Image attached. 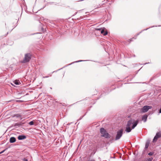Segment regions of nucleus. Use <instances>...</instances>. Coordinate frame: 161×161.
<instances>
[{"instance_id": "f03ea898", "label": "nucleus", "mask_w": 161, "mask_h": 161, "mask_svg": "<svg viewBox=\"0 0 161 161\" xmlns=\"http://www.w3.org/2000/svg\"><path fill=\"white\" fill-rule=\"evenodd\" d=\"M100 133L101 134V136L106 138H109L110 137V135L108 133L106 132V130L103 128H101L100 129Z\"/></svg>"}, {"instance_id": "0eeeda50", "label": "nucleus", "mask_w": 161, "mask_h": 161, "mask_svg": "<svg viewBox=\"0 0 161 161\" xmlns=\"http://www.w3.org/2000/svg\"><path fill=\"white\" fill-rule=\"evenodd\" d=\"M147 115L146 114L143 115L142 117V120L145 122L147 121Z\"/></svg>"}, {"instance_id": "1a4fd4ad", "label": "nucleus", "mask_w": 161, "mask_h": 161, "mask_svg": "<svg viewBox=\"0 0 161 161\" xmlns=\"http://www.w3.org/2000/svg\"><path fill=\"white\" fill-rule=\"evenodd\" d=\"M132 129V128H131V127L126 125L125 131L126 132L128 133L130 132Z\"/></svg>"}, {"instance_id": "cd10ccee", "label": "nucleus", "mask_w": 161, "mask_h": 161, "mask_svg": "<svg viewBox=\"0 0 161 161\" xmlns=\"http://www.w3.org/2000/svg\"><path fill=\"white\" fill-rule=\"evenodd\" d=\"M11 84H12V85H13V84L12 83H11Z\"/></svg>"}, {"instance_id": "6e6552de", "label": "nucleus", "mask_w": 161, "mask_h": 161, "mask_svg": "<svg viewBox=\"0 0 161 161\" xmlns=\"http://www.w3.org/2000/svg\"><path fill=\"white\" fill-rule=\"evenodd\" d=\"M105 29L103 28L102 30L101 31V34H103V35L105 36L107 35L108 34V32L107 31H105L104 29Z\"/></svg>"}, {"instance_id": "a211bd4d", "label": "nucleus", "mask_w": 161, "mask_h": 161, "mask_svg": "<svg viewBox=\"0 0 161 161\" xmlns=\"http://www.w3.org/2000/svg\"><path fill=\"white\" fill-rule=\"evenodd\" d=\"M102 28H97L96 29V30L97 31H101L102 30Z\"/></svg>"}, {"instance_id": "423d86ee", "label": "nucleus", "mask_w": 161, "mask_h": 161, "mask_svg": "<svg viewBox=\"0 0 161 161\" xmlns=\"http://www.w3.org/2000/svg\"><path fill=\"white\" fill-rule=\"evenodd\" d=\"M160 137H161V134L159 133H157L156 135L154 138L153 141V142H156L158 139Z\"/></svg>"}, {"instance_id": "2eb2a0df", "label": "nucleus", "mask_w": 161, "mask_h": 161, "mask_svg": "<svg viewBox=\"0 0 161 161\" xmlns=\"http://www.w3.org/2000/svg\"><path fill=\"white\" fill-rule=\"evenodd\" d=\"M29 124L31 125H33L34 124V122L33 121H31L29 123Z\"/></svg>"}, {"instance_id": "aec40b11", "label": "nucleus", "mask_w": 161, "mask_h": 161, "mask_svg": "<svg viewBox=\"0 0 161 161\" xmlns=\"http://www.w3.org/2000/svg\"><path fill=\"white\" fill-rule=\"evenodd\" d=\"M23 160L24 161H28V160L27 159H25V158H24L23 159Z\"/></svg>"}, {"instance_id": "b1692460", "label": "nucleus", "mask_w": 161, "mask_h": 161, "mask_svg": "<svg viewBox=\"0 0 161 161\" xmlns=\"http://www.w3.org/2000/svg\"><path fill=\"white\" fill-rule=\"evenodd\" d=\"M48 77V76H46L44 77V78H47V77Z\"/></svg>"}, {"instance_id": "39448f33", "label": "nucleus", "mask_w": 161, "mask_h": 161, "mask_svg": "<svg viewBox=\"0 0 161 161\" xmlns=\"http://www.w3.org/2000/svg\"><path fill=\"white\" fill-rule=\"evenodd\" d=\"M152 108L151 106H143L141 109V111L143 113H145L147 112L149 109H150Z\"/></svg>"}, {"instance_id": "f257e3e1", "label": "nucleus", "mask_w": 161, "mask_h": 161, "mask_svg": "<svg viewBox=\"0 0 161 161\" xmlns=\"http://www.w3.org/2000/svg\"><path fill=\"white\" fill-rule=\"evenodd\" d=\"M138 123V120L135 121L134 119H131L128 121L126 125L130 127L132 126V129H134Z\"/></svg>"}, {"instance_id": "9d476101", "label": "nucleus", "mask_w": 161, "mask_h": 161, "mask_svg": "<svg viewBox=\"0 0 161 161\" xmlns=\"http://www.w3.org/2000/svg\"><path fill=\"white\" fill-rule=\"evenodd\" d=\"M26 138L25 136L24 135H19L18 136V138L19 140H22Z\"/></svg>"}, {"instance_id": "f3484780", "label": "nucleus", "mask_w": 161, "mask_h": 161, "mask_svg": "<svg viewBox=\"0 0 161 161\" xmlns=\"http://www.w3.org/2000/svg\"><path fill=\"white\" fill-rule=\"evenodd\" d=\"M153 158H148V159H147V161H152V160H153Z\"/></svg>"}, {"instance_id": "4468645a", "label": "nucleus", "mask_w": 161, "mask_h": 161, "mask_svg": "<svg viewBox=\"0 0 161 161\" xmlns=\"http://www.w3.org/2000/svg\"><path fill=\"white\" fill-rule=\"evenodd\" d=\"M13 82L14 84L16 85H19L20 84V82L19 80H15Z\"/></svg>"}, {"instance_id": "a878e982", "label": "nucleus", "mask_w": 161, "mask_h": 161, "mask_svg": "<svg viewBox=\"0 0 161 161\" xmlns=\"http://www.w3.org/2000/svg\"><path fill=\"white\" fill-rule=\"evenodd\" d=\"M77 12H76V13H75V14H77Z\"/></svg>"}, {"instance_id": "393cba45", "label": "nucleus", "mask_w": 161, "mask_h": 161, "mask_svg": "<svg viewBox=\"0 0 161 161\" xmlns=\"http://www.w3.org/2000/svg\"><path fill=\"white\" fill-rule=\"evenodd\" d=\"M148 29V28H147V29H146V30H147V29Z\"/></svg>"}, {"instance_id": "5701e85b", "label": "nucleus", "mask_w": 161, "mask_h": 161, "mask_svg": "<svg viewBox=\"0 0 161 161\" xmlns=\"http://www.w3.org/2000/svg\"><path fill=\"white\" fill-rule=\"evenodd\" d=\"M132 39H133V38L131 39H130V41H132Z\"/></svg>"}, {"instance_id": "6ab92c4d", "label": "nucleus", "mask_w": 161, "mask_h": 161, "mask_svg": "<svg viewBox=\"0 0 161 161\" xmlns=\"http://www.w3.org/2000/svg\"><path fill=\"white\" fill-rule=\"evenodd\" d=\"M153 154V153L152 152H150L148 153V155H152Z\"/></svg>"}, {"instance_id": "f8f14e48", "label": "nucleus", "mask_w": 161, "mask_h": 161, "mask_svg": "<svg viewBox=\"0 0 161 161\" xmlns=\"http://www.w3.org/2000/svg\"><path fill=\"white\" fill-rule=\"evenodd\" d=\"M149 143H150V141H147L146 142V143L145 144V148L146 149H147L148 147L149 146Z\"/></svg>"}, {"instance_id": "20e7f679", "label": "nucleus", "mask_w": 161, "mask_h": 161, "mask_svg": "<svg viewBox=\"0 0 161 161\" xmlns=\"http://www.w3.org/2000/svg\"><path fill=\"white\" fill-rule=\"evenodd\" d=\"M123 130L121 129L117 132V135L115 139L116 140H118L121 138L123 134Z\"/></svg>"}, {"instance_id": "ddd939ff", "label": "nucleus", "mask_w": 161, "mask_h": 161, "mask_svg": "<svg viewBox=\"0 0 161 161\" xmlns=\"http://www.w3.org/2000/svg\"><path fill=\"white\" fill-rule=\"evenodd\" d=\"M14 117H16L17 118H19L20 119H22L21 115L19 114H16L14 115Z\"/></svg>"}, {"instance_id": "7ed1b4c3", "label": "nucleus", "mask_w": 161, "mask_h": 161, "mask_svg": "<svg viewBox=\"0 0 161 161\" xmlns=\"http://www.w3.org/2000/svg\"><path fill=\"white\" fill-rule=\"evenodd\" d=\"M31 56L30 53L25 54L24 59L22 62L23 63H26L28 62L31 58Z\"/></svg>"}, {"instance_id": "dca6fc26", "label": "nucleus", "mask_w": 161, "mask_h": 161, "mask_svg": "<svg viewBox=\"0 0 161 161\" xmlns=\"http://www.w3.org/2000/svg\"><path fill=\"white\" fill-rule=\"evenodd\" d=\"M85 61L84 60H79V61H75V62H73L72 63L70 64L69 65H71V64L74 63L79 62H81V61Z\"/></svg>"}, {"instance_id": "9b49d317", "label": "nucleus", "mask_w": 161, "mask_h": 161, "mask_svg": "<svg viewBox=\"0 0 161 161\" xmlns=\"http://www.w3.org/2000/svg\"><path fill=\"white\" fill-rule=\"evenodd\" d=\"M9 141L11 143H14L16 141V139L14 137H11L10 138Z\"/></svg>"}, {"instance_id": "412c9836", "label": "nucleus", "mask_w": 161, "mask_h": 161, "mask_svg": "<svg viewBox=\"0 0 161 161\" xmlns=\"http://www.w3.org/2000/svg\"><path fill=\"white\" fill-rule=\"evenodd\" d=\"M159 113H161V108H160V109L159 110Z\"/></svg>"}, {"instance_id": "bb28decb", "label": "nucleus", "mask_w": 161, "mask_h": 161, "mask_svg": "<svg viewBox=\"0 0 161 161\" xmlns=\"http://www.w3.org/2000/svg\"><path fill=\"white\" fill-rule=\"evenodd\" d=\"M139 34H138L137 35V36Z\"/></svg>"}, {"instance_id": "4be33fe9", "label": "nucleus", "mask_w": 161, "mask_h": 161, "mask_svg": "<svg viewBox=\"0 0 161 161\" xmlns=\"http://www.w3.org/2000/svg\"><path fill=\"white\" fill-rule=\"evenodd\" d=\"M5 151V150H3V151H2L1 152H0V154L3 153V152H4Z\"/></svg>"}]
</instances>
